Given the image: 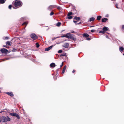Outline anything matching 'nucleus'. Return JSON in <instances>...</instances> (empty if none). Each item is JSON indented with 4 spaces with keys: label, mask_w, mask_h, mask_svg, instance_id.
I'll list each match as a JSON object with an SVG mask.
<instances>
[{
    "label": "nucleus",
    "mask_w": 124,
    "mask_h": 124,
    "mask_svg": "<svg viewBox=\"0 0 124 124\" xmlns=\"http://www.w3.org/2000/svg\"><path fill=\"white\" fill-rule=\"evenodd\" d=\"M71 33H73L75 32L74 31H71Z\"/></svg>",
    "instance_id": "nucleus-42"
},
{
    "label": "nucleus",
    "mask_w": 124,
    "mask_h": 124,
    "mask_svg": "<svg viewBox=\"0 0 124 124\" xmlns=\"http://www.w3.org/2000/svg\"><path fill=\"white\" fill-rule=\"evenodd\" d=\"M6 93L8 95L10 96L11 97H13L14 96V95L11 92H9Z\"/></svg>",
    "instance_id": "nucleus-9"
},
{
    "label": "nucleus",
    "mask_w": 124,
    "mask_h": 124,
    "mask_svg": "<svg viewBox=\"0 0 124 124\" xmlns=\"http://www.w3.org/2000/svg\"><path fill=\"white\" fill-rule=\"evenodd\" d=\"M95 31V30H91V31L92 32H94Z\"/></svg>",
    "instance_id": "nucleus-35"
},
{
    "label": "nucleus",
    "mask_w": 124,
    "mask_h": 124,
    "mask_svg": "<svg viewBox=\"0 0 124 124\" xmlns=\"http://www.w3.org/2000/svg\"><path fill=\"white\" fill-rule=\"evenodd\" d=\"M61 37H62V38L64 37H66L65 35H63V36H61Z\"/></svg>",
    "instance_id": "nucleus-37"
},
{
    "label": "nucleus",
    "mask_w": 124,
    "mask_h": 124,
    "mask_svg": "<svg viewBox=\"0 0 124 124\" xmlns=\"http://www.w3.org/2000/svg\"><path fill=\"white\" fill-rule=\"evenodd\" d=\"M11 116H14L16 117L18 119H19L20 118L19 116L16 113H10L9 114Z\"/></svg>",
    "instance_id": "nucleus-4"
},
{
    "label": "nucleus",
    "mask_w": 124,
    "mask_h": 124,
    "mask_svg": "<svg viewBox=\"0 0 124 124\" xmlns=\"http://www.w3.org/2000/svg\"><path fill=\"white\" fill-rule=\"evenodd\" d=\"M123 55H124V54H123Z\"/></svg>",
    "instance_id": "nucleus-52"
},
{
    "label": "nucleus",
    "mask_w": 124,
    "mask_h": 124,
    "mask_svg": "<svg viewBox=\"0 0 124 124\" xmlns=\"http://www.w3.org/2000/svg\"><path fill=\"white\" fill-rule=\"evenodd\" d=\"M1 51L2 53H6L8 52V51L6 49L3 48L1 49Z\"/></svg>",
    "instance_id": "nucleus-7"
},
{
    "label": "nucleus",
    "mask_w": 124,
    "mask_h": 124,
    "mask_svg": "<svg viewBox=\"0 0 124 124\" xmlns=\"http://www.w3.org/2000/svg\"><path fill=\"white\" fill-rule=\"evenodd\" d=\"M8 39V37H5V39Z\"/></svg>",
    "instance_id": "nucleus-44"
},
{
    "label": "nucleus",
    "mask_w": 124,
    "mask_h": 124,
    "mask_svg": "<svg viewBox=\"0 0 124 124\" xmlns=\"http://www.w3.org/2000/svg\"><path fill=\"white\" fill-rule=\"evenodd\" d=\"M72 13L71 12L69 13L67 15L68 16H70L71 15H72Z\"/></svg>",
    "instance_id": "nucleus-25"
},
{
    "label": "nucleus",
    "mask_w": 124,
    "mask_h": 124,
    "mask_svg": "<svg viewBox=\"0 0 124 124\" xmlns=\"http://www.w3.org/2000/svg\"><path fill=\"white\" fill-rule=\"evenodd\" d=\"M106 38H108V37L107 36H106Z\"/></svg>",
    "instance_id": "nucleus-47"
},
{
    "label": "nucleus",
    "mask_w": 124,
    "mask_h": 124,
    "mask_svg": "<svg viewBox=\"0 0 124 124\" xmlns=\"http://www.w3.org/2000/svg\"><path fill=\"white\" fill-rule=\"evenodd\" d=\"M13 3L15 7H19L20 6H21L22 5V2L19 0H16L15 2H13Z\"/></svg>",
    "instance_id": "nucleus-1"
},
{
    "label": "nucleus",
    "mask_w": 124,
    "mask_h": 124,
    "mask_svg": "<svg viewBox=\"0 0 124 124\" xmlns=\"http://www.w3.org/2000/svg\"><path fill=\"white\" fill-rule=\"evenodd\" d=\"M80 23H78V24H80Z\"/></svg>",
    "instance_id": "nucleus-53"
},
{
    "label": "nucleus",
    "mask_w": 124,
    "mask_h": 124,
    "mask_svg": "<svg viewBox=\"0 0 124 124\" xmlns=\"http://www.w3.org/2000/svg\"><path fill=\"white\" fill-rule=\"evenodd\" d=\"M21 19L23 20H24V18H21Z\"/></svg>",
    "instance_id": "nucleus-43"
},
{
    "label": "nucleus",
    "mask_w": 124,
    "mask_h": 124,
    "mask_svg": "<svg viewBox=\"0 0 124 124\" xmlns=\"http://www.w3.org/2000/svg\"><path fill=\"white\" fill-rule=\"evenodd\" d=\"M56 8H57L59 10H61L62 9V8L60 7V6H58V7L57 6V7Z\"/></svg>",
    "instance_id": "nucleus-26"
},
{
    "label": "nucleus",
    "mask_w": 124,
    "mask_h": 124,
    "mask_svg": "<svg viewBox=\"0 0 124 124\" xmlns=\"http://www.w3.org/2000/svg\"><path fill=\"white\" fill-rule=\"evenodd\" d=\"M124 50V48L123 47H120L119 48V50L121 52L123 51Z\"/></svg>",
    "instance_id": "nucleus-19"
},
{
    "label": "nucleus",
    "mask_w": 124,
    "mask_h": 124,
    "mask_svg": "<svg viewBox=\"0 0 124 124\" xmlns=\"http://www.w3.org/2000/svg\"><path fill=\"white\" fill-rule=\"evenodd\" d=\"M75 71L74 70H73L72 72L73 73H74L75 72Z\"/></svg>",
    "instance_id": "nucleus-45"
},
{
    "label": "nucleus",
    "mask_w": 124,
    "mask_h": 124,
    "mask_svg": "<svg viewBox=\"0 0 124 124\" xmlns=\"http://www.w3.org/2000/svg\"><path fill=\"white\" fill-rule=\"evenodd\" d=\"M53 46V45H52L47 48H46L45 49V51H47L49 50L52 48Z\"/></svg>",
    "instance_id": "nucleus-8"
},
{
    "label": "nucleus",
    "mask_w": 124,
    "mask_h": 124,
    "mask_svg": "<svg viewBox=\"0 0 124 124\" xmlns=\"http://www.w3.org/2000/svg\"><path fill=\"white\" fill-rule=\"evenodd\" d=\"M69 38L71 39L74 41L76 40V38L75 36L73 34H71Z\"/></svg>",
    "instance_id": "nucleus-6"
},
{
    "label": "nucleus",
    "mask_w": 124,
    "mask_h": 124,
    "mask_svg": "<svg viewBox=\"0 0 124 124\" xmlns=\"http://www.w3.org/2000/svg\"><path fill=\"white\" fill-rule=\"evenodd\" d=\"M1 117L2 121L4 122H7L8 121H9L10 120V118L8 117L7 118L4 116H3Z\"/></svg>",
    "instance_id": "nucleus-2"
},
{
    "label": "nucleus",
    "mask_w": 124,
    "mask_h": 124,
    "mask_svg": "<svg viewBox=\"0 0 124 124\" xmlns=\"http://www.w3.org/2000/svg\"><path fill=\"white\" fill-rule=\"evenodd\" d=\"M72 18V17L71 16H68V18L69 19H71Z\"/></svg>",
    "instance_id": "nucleus-29"
},
{
    "label": "nucleus",
    "mask_w": 124,
    "mask_h": 124,
    "mask_svg": "<svg viewBox=\"0 0 124 124\" xmlns=\"http://www.w3.org/2000/svg\"><path fill=\"white\" fill-rule=\"evenodd\" d=\"M7 44L9 46L11 45V44L10 42L9 41H8L6 42Z\"/></svg>",
    "instance_id": "nucleus-23"
},
{
    "label": "nucleus",
    "mask_w": 124,
    "mask_h": 124,
    "mask_svg": "<svg viewBox=\"0 0 124 124\" xmlns=\"http://www.w3.org/2000/svg\"><path fill=\"white\" fill-rule=\"evenodd\" d=\"M107 20H108V19L107 18H103L102 19V22H105Z\"/></svg>",
    "instance_id": "nucleus-14"
},
{
    "label": "nucleus",
    "mask_w": 124,
    "mask_h": 124,
    "mask_svg": "<svg viewBox=\"0 0 124 124\" xmlns=\"http://www.w3.org/2000/svg\"><path fill=\"white\" fill-rule=\"evenodd\" d=\"M95 18L94 17H91L90 18L89 21L90 22L93 21H94Z\"/></svg>",
    "instance_id": "nucleus-15"
},
{
    "label": "nucleus",
    "mask_w": 124,
    "mask_h": 124,
    "mask_svg": "<svg viewBox=\"0 0 124 124\" xmlns=\"http://www.w3.org/2000/svg\"><path fill=\"white\" fill-rule=\"evenodd\" d=\"M86 39L87 40H90V39L89 38H86Z\"/></svg>",
    "instance_id": "nucleus-40"
},
{
    "label": "nucleus",
    "mask_w": 124,
    "mask_h": 124,
    "mask_svg": "<svg viewBox=\"0 0 124 124\" xmlns=\"http://www.w3.org/2000/svg\"><path fill=\"white\" fill-rule=\"evenodd\" d=\"M66 65L64 66L63 69V70H62V73H64L65 72V70L66 69Z\"/></svg>",
    "instance_id": "nucleus-13"
},
{
    "label": "nucleus",
    "mask_w": 124,
    "mask_h": 124,
    "mask_svg": "<svg viewBox=\"0 0 124 124\" xmlns=\"http://www.w3.org/2000/svg\"><path fill=\"white\" fill-rule=\"evenodd\" d=\"M83 36L85 37H87L89 36V35L87 33H84L83 34Z\"/></svg>",
    "instance_id": "nucleus-17"
},
{
    "label": "nucleus",
    "mask_w": 124,
    "mask_h": 124,
    "mask_svg": "<svg viewBox=\"0 0 124 124\" xmlns=\"http://www.w3.org/2000/svg\"><path fill=\"white\" fill-rule=\"evenodd\" d=\"M16 50H17L16 49H15V48H14L13 49V50H12V51L13 52H15V51H16Z\"/></svg>",
    "instance_id": "nucleus-32"
},
{
    "label": "nucleus",
    "mask_w": 124,
    "mask_h": 124,
    "mask_svg": "<svg viewBox=\"0 0 124 124\" xmlns=\"http://www.w3.org/2000/svg\"><path fill=\"white\" fill-rule=\"evenodd\" d=\"M69 44L67 43H66L64 44V45L63 46V47H65L66 48H68L69 46Z\"/></svg>",
    "instance_id": "nucleus-11"
},
{
    "label": "nucleus",
    "mask_w": 124,
    "mask_h": 124,
    "mask_svg": "<svg viewBox=\"0 0 124 124\" xmlns=\"http://www.w3.org/2000/svg\"><path fill=\"white\" fill-rule=\"evenodd\" d=\"M66 54L65 53H64L62 54V55H63V56H65L66 55Z\"/></svg>",
    "instance_id": "nucleus-34"
},
{
    "label": "nucleus",
    "mask_w": 124,
    "mask_h": 124,
    "mask_svg": "<svg viewBox=\"0 0 124 124\" xmlns=\"http://www.w3.org/2000/svg\"><path fill=\"white\" fill-rule=\"evenodd\" d=\"M31 38L34 40H35L38 38L37 36L34 33H32L31 35Z\"/></svg>",
    "instance_id": "nucleus-5"
},
{
    "label": "nucleus",
    "mask_w": 124,
    "mask_h": 124,
    "mask_svg": "<svg viewBox=\"0 0 124 124\" xmlns=\"http://www.w3.org/2000/svg\"><path fill=\"white\" fill-rule=\"evenodd\" d=\"M116 8H118V5L117 4H116Z\"/></svg>",
    "instance_id": "nucleus-38"
},
{
    "label": "nucleus",
    "mask_w": 124,
    "mask_h": 124,
    "mask_svg": "<svg viewBox=\"0 0 124 124\" xmlns=\"http://www.w3.org/2000/svg\"><path fill=\"white\" fill-rule=\"evenodd\" d=\"M74 18L76 20L78 21L80 19V18L79 17H75Z\"/></svg>",
    "instance_id": "nucleus-21"
},
{
    "label": "nucleus",
    "mask_w": 124,
    "mask_h": 124,
    "mask_svg": "<svg viewBox=\"0 0 124 124\" xmlns=\"http://www.w3.org/2000/svg\"><path fill=\"white\" fill-rule=\"evenodd\" d=\"M122 29L124 31V25H123L122 26Z\"/></svg>",
    "instance_id": "nucleus-36"
},
{
    "label": "nucleus",
    "mask_w": 124,
    "mask_h": 124,
    "mask_svg": "<svg viewBox=\"0 0 124 124\" xmlns=\"http://www.w3.org/2000/svg\"><path fill=\"white\" fill-rule=\"evenodd\" d=\"M102 30L104 31H107L108 30V28L106 27H104L103 28Z\"/></svg>",
    "instance_id": "nucleus-16"
},
{
    "label": "nucleus",
    "mask_w": 124,
    "mask_h": 124,
    "mask_svg": "<svg viewBox=\"0 0 124 124\" xmlns=\"http://www.w3.org/2000/svg\"><path fill=\"white\" fill-rule=\"evenodd\" d=\"M71 34H70V33H67L65 35L66 37V38H69Z\"/></svg>",
    "instance_id": "nucleus-10"
},
{
    "label": "nucleus",
    "mask_w": 124,
    "mask_h": 124,
    "mask_svg": "<svg viewBox=\"0 0 124 124\" xmlns=\"http://www.w3.org/2000/svg\"><path fill=\"white\" fill-rule=\"evenodd\" d=\"M13 8H14V7H13Z\"/></svg>",
    "instance_id": "nucleus-51"
},
{
    "label": "nucleus",
    "mask_w": 124,
    "mask_h": 124,
    "mask_svg": "<svg viewBox=\"0 0 124 124\" xmlns=\"http://www.w3.org/2000/svg\"><path fill=\"white\" fill-rule=\"evenodd\" d=\"M62 55V54L61 55H60V56H63V55Z\"/></svg>",
    "instance_id": "nucleus-49"
},
{
    "label": "nucleus",
    "mask_w": 124,
    "mask_h": 124,
    "mask_svg": "<svg viewBox=\"0 0 124 124\" xmlns=\"http://www.w3.org/2000/svg\"><path fill=\"white\" fill-rule=\"evenodd\" d=\"M28 22H24V23H23L22 24V25H26L28 24Z\"/></svg>",
    "instance_id": "nucleus-27"
},
{
    "label": "nucleus",
    "mask_w": 124,
    "mask_h": 124,
    "mask_svg": "<svg viewBox=\"0 0 124 124\" xmlns=\"http://www.w3.org/2000/svg\"><path fill=\"white\" fill-rule=\"evenodd\" d=\"M61 24V23L60 22H58L56 24V26H59Z\"/></svg>",
    "instance_id": "nucleus-22"
},
{
    "label": "nucleus",
    "mask_w": 124,
    "mask_h": 124,
    "mask_svg": "<svg viewBox=\"0 0 124 124\" xmlns=\"http://www.w3.org/2000/svg\"><path fill=\"white\" fill-rule=\"evenodd\" d=\"M63 65V62L62 63V64L60 66V67H61Z\"/></svg>",
    "instance_id": "nucleus-41"
},
{
    "label": "nucleus",
    "mask_w": 124,
    "mask_h": 124,
    "mask_svg": "<svg viewBox=\"0 0 124 124\" xmlns=\"http://www.w3.org/2000/svg\"><path fill=\"white\" fill-rule=\"evenodd\" d=\"M73 22L74 23H76L77 22V21H74Z\"/></svg>",
    "instance_id": "nucleus-46"
},
{
    "label": "nucleus",
    "mask_w": 124,
    "mask_h": 124,
    "mask_svg": "<svg viewBox=\"0 0 124 124\" xmlns=\"http://www.w3.org/2000/svg\"><path fill=\"white\" fill-rule=\"evenodd\" d=\"M54 14V13L53 12H51V13H50V16H52Z\"/></svg>",
    "instance_id": "nucleus-31"
},
{
    "label": "nucleus",
    "mask_w": 124,
    "mask_h": 124,
    "mask_svg": "<svg viewBox=\"0 0 124 124\" xmlns=\"http://www.w3.org/2000/svg\"><path fill=\"white\" fill-rule=\"evenodd\" d=\"M99 32L100 33H102V34H104L105 33V32L103 30V31H100Z\"/></svg>",
    "instance_id": "nucleus-24"
},
{
    "label": "nucleus",
    "mask_w": 124,
    "mask_h": 124,
    "mask_svg": "<svg viewBox=\"0 0 124 124\" xmlns=\"http://www.w3.org/2000/svg\"><path fill=\"white\" fill-rule=\"evenodd\" d=\"M57 6L56 5H53L50 6L48 8V9L50 11L52 9L56 8Z\"/></svg>",
    "instance_id": "nucleus-3"
},
{
    "label": "nucleus",
    "mask_w": 124,
    "mask_h": 124,
    "mask_svg": "<svg viewBox=\"0 0 124 124\" xmlns=\"http://www.w3.org/2000/svg\"><path fill=\"white\" fill-rule=\"evenodd\" d=\"M54 39H52V40H53Z\"/></svg>",
    "instance_id": "nucleus-50"
},
{
    "label": "nucleus",
    "mask_w": 124,
    "mask_h": 124,
    "mask_svg": "<svg viewBox=\"0 0 124 124\" xmlns=\"http://www.w3.org/2000/svg\"><path fill=\"white\" fill-rule=\"evenodd\" d=\"M1 121H2V117L0 118V123L1 122Z\"/></svg>",
    "instance_id": "nucleus-39"
},
{
    "label": "nucleus",
    "mask_w": 124,
    "mask_h": 124,
    "mask_svg": "<svg viewBox=\"0 0 124 124\" xmlns=\"http://www.w3.org/2000/svg\"><path fill=\"white\" fill-rule=\"evenodd\" d=\"M101 16H98L97 17V19L98 20H101Z\"/></svg>",
    "instance_id": "nucleus-20"
},
{
    "label": "nucleus",
    "mask_w": 124,
    "mask_h": 124,
    "mask_svg": "<svg viewBox=\"0 0 124 124\" xmlns=\"http://www.w3.org/2000/svg\"><path fill=\"white\" fill-rule=\"evenodd\" d=\"M3 47H6V48H7V47H6V46H3Z\"/></svg>",
    "instance_id": "nucleus-48"
},
{
    "label": "nucleus",
    "mask_w": 124,
    "mask_h": 124,
    "mask_svg": "<svg viewBox=\"0 0 124 124\" xmlns=\"http://www.w3.org/2000/svg\"><path fill=\"white\" fill-rule=\"evenodd\" d=\"M5 2L4 0H0V4H3Z\"/></svg>",
    "instance_id": "nucleus-18"
},
{
    "label": "nucleus",
    "mask_w": 124,
    "mask_h": 124,
    "mask_svg": "<svg viewBox=\"0 0 124 124\" xmlns=\"http://www.w3.org/2000/svg\"><path fill=\"white\" fill-rule=\"evenodd\" d=\"M62 52V50H60L58 51V53H61Z\"/></svg>",
    "instance_id": "nucleus-30"
},
{
    "label": "nucleus",
    "mask_w": 124,
    "mask_h": 124,
    "mask_svg": "<svg viewBox=\"0 0 124 124\" xmlns=\"http://www.w3.org/2000/svg\"><path fill=\"white\" fill-rule=\"evenodd\" d=\"M36 45L37 47V48H38L39 46V44L38 43H36Z\"/></svg>",
    "instance_id": "nucleus-28"
},
{
    "label": "nucleus",
    "mask_w": 124,
    "mask_h": 124,
    "mask_svg": "<svg viewBox=\"0 0 124 124\" xmlns=\"http://www.w3.org/2000/svg\"><path fill=\"white\" fill-rule=\"evenodd\" d=\"M12 5H10L8 6V8L9 9H11L12 7Z\"/></svg>",
    "instance_id": "nucleus-33"
},
{
    "label": "nucleus",
    "mask_w": 124,
    "mask_h": 124,
    "mask_svg": "<svg viewBox=\"0 0 124 124\" xmlns=\"http://www.w3.org/2000/svg\"><path fill=\"white\" fill-rule=\"evenodd\" d=\"M50 66L51 67H55V65L54 63H52L50 64Z\"/></svg>",
    "instance_id": "nucleus-12"
}]
</instances>
